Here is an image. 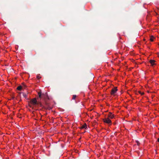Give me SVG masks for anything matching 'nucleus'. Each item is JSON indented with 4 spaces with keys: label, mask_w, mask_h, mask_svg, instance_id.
I'll return each instance as SVG.
<instances>
[{
    "label": "nucleus",
    "mask_w": 159,
    "mask_h": 159,
    "mask_svg": "<svg viewBox=\"0 0 159 159\" xmlns=\"http://www.w3.org/2000/svg\"><path fill=\"white\" fill-rule=\"evenodd\" d=\"M38 95L39 98H43L45 100L46 108L49 110L51 109V107L49 106V103L46 102V100L48 99V93L46 92L45 93H42L40 91L38 93Z\"/></svg>",
    "instance_id": "1"
},
{
    "label": "nucleus",
    "mask_w": 159,
    "mask_h": 159,
    "mask_svg": "<svg viewBox=\"0 0 159 159\" xmlns=\"http://www.w3.org/2000/svg\"><path fill=\"white\" fill-rule=\"evenodd\" d=\"M30 103L34 105H40L41 107H42V105L41 102H37L36 99L35 98H34L30 100Z\"/></svg>",
    "instance_id": "2"
},
{
    "label": "nucleus",
    "mask_w": 159,
    "mask_h": 159,
    "mask_svg": "<svg viewBox=\"0 0 159 159\" xmlns=\"http://www.w3.org/2000/svg\"><path fill=\"white\" fill-rule=\"evenodd\" d=\"M103 121L104 122L107 123L108 124H111V120L110 119H109V118L103 119Z\"/></svg>",
    "instance_id": "3"
},
{
    "label": "nucleus",
    "mask_w": 159,
    "mask_h": 159,
    "mask_svg": "<svg viewBox=\"0 0 159 159\" xmlns=\"http://www.w3.org/2000/svg\"><path fill=\"white\" fill-rule=\"evenodd\" d=\"M117 90V88L116 87H115L114 88L111 89V94L114 95L116 93Z\"/></svg>",
    "instance_id": "4"
},
{
    "label": "nucleus",
    "mask_w": 159,
    "mask_h": 159,
    "mask_svg": "<svg viewBox=\"0 0 159 159\" xmlns=\"http://www.w3.org/2000/svg\"><path fill=\"white\" fill-rule=\"evenodd\" d=\"M155 61L153 60H151L149 61V62L151 64V65L152 66L155 65Z\"/></svg>",
    "instance_id": "5"
},
{
    "label": "nucleus",
    "mask_w": 159,
    "mask_h": 159,
    "mask_svg": "<svg viewBox=\"0 0 159 159\" xmlns=\"http://www.w3.org/2000/svg\"><path fill=\"white\" fill-rule=\"evenodd\" d=\"M108 116L110 118L112 119L113 118L114 116L113 115H112V113L110 112L109 114L108 115Z\"/></svg>",
    "instance_id": "6"
},
{
    "label": "nucleus",
    "mask_w": 159,
    "mask_h": 159,
    "mask_svg": "<svg viewBox=\"0 0 159 159\" xmlns=\"http://www.w3.org/2000/svg\"><path fill=\"white\" fill-rule=\"evenodd\" d=\"M87 128V125L85 123L84 125H82L81 127L82 129H86Z\"/></svg>",
    "instance_id": "7"
},
{
    "label": "nucleus",
    "mask_w": 159,
    "mask_h": 159,
    "mask_svg": "<svg viewBox=\"0 0 159 159\" xmlns=\"http://www.w3.org/2000/svg\"><path fill=\"white\" fill-rule=\"evenodd\" d=\"M23 87L22 86H18L17 87V90H18L20 91V90H21Z\"/></svg>",
    "instance_id": "8"
},
{
    "label": "nucleus",
    "mask_w": 159,
    "mask_h": 159,
    "mask_svg": "<svg viewBox=\"0 0 159 159\" xmlns=\"http://www.w3.org/2000/svg\"><path fill=\"white\" fill-rule=\"evenodd\" d=\"M154 38H155L152 35L150 37V40L152 42L153 41V39Z\"/></svg>",
    "instance_id": "9"
},
{
    "label": "nucleus",
    "mask_w": 159,
    "mask_h": 159,
    "mask_svg": "<svg viewBox=\"0 0 159 159\" xmlns=\"http://www.w3.org/2000/svg\"><path fill=\"white\" fill-rule=\"evenodd\" d=\"M22 95H23V97L24 98H26L27 95L25 93H22Z\"/></svg>",
    "instance_id": "10"
},
{
    "label": "nucleus",
    "mask_w": 159,
    "mask_h": 159,
    "mask_svg": "<svg viewBox=\"0 0 159 159\" xmlns=\"http://www.w3.org/2000/svg\"><path fill=\"white\" fill-rule=\"evenodd\" d=\"M76 96L75 95H73V97H72V99H73V100H74L75 99V98H76Z\"/></svg>",
    "instance_id": "11"
},
{
    "label": "nucleus",
    "mask_w": 159,
    "mask_h": 159,
    "mask_svg": "<svg viewBox=\"0 0 159 159\" xmlns=\"http://www.w3.org/2000/svg\"><path fill=\"white\" fill-rule=\"evenodd\" d=\"M138 92L139 93L141 94L142 95H143L144 94V93L143 92H141L140 91H139Z\"/></svg>",
    "instance_id": "12"
},
{
    "label": "nucleus",
    "mask_w": 159,
    "mask_h": 159,
    "mask_svg": "<svg viewBox=\"0 0 159 159\" xmlns=\"http://www.w3.org/2000/svg\"><path fill=\"white\" fill-rule=\"evenodd\" d=\"M41 78V77H40L39 76H38V75L37 76V78L38 79H40Z\"/></svg>",
    "instance_id": "13"
},
{
    "label": "nucleus",
    "mask_w": 159,
    "mask_h": 159,
    "mask_svg": "<svg viewBox=\"0 0 159 159\" xmlns=\"http://www.w3.org/2000/svg\"><path fill=\"white\" fill-rule=\"evenodd\" d=\"M136 142H137V144L138 145H139L140 144V143L139 141H137Z\"/></svg>",
    "instance_id": "14"
},
{
    "label": "nucleus",
    "mask_w": 159,
    "mask_h": 159,
    "mask_svg": "<svg viewBox=\"0 0 159 159\" xmlns=\"http://www.w3.org/2000/svg\"><path fill=\"white\" fill-rule=\"evenodd\" d=\"M23 87H24V88L25 89L26 87V86L24 84L23 85Z\"/></svg>",
    "instance_id": "15"
},
{
    "label": "nucleus",
    "mask_w": 159,
    "mask_h": 159,
    "mask_svg": "<svg viewBox=\"0 0 159 159\" xmlns=\"http://www.w3.org/2000/svg\"><path fill=\"white\" fill-rule=\"evenodd\" d=\"M157 141H158V142H159V138L158 139H157Z\"/></svg>",
    "instance_id": "16"
}]
</instances>
